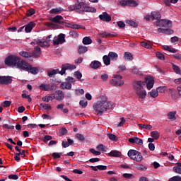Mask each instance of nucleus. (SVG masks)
<instances>
[{
    "instance_id": "obj_1",
    "label": "nucleus",
    "mask_w": 181,
    "mask_h": 181,
    "mask_svg": "<svg viewBox=\"0 0 181 181\" xmlns=\"http://www.w3.org/2000/svg\"><path fill=\"white\" fill-rule=\"evenodd\" d=\"M4 63L9 67H16L19 70H24V71H29L31 74L36 75L39 73L37 67H33L26 61L21 59V57L15 55H10L5 59Z\"/></svg>"
},
{
    "instance_id": "obj_2",
    "label": "nucleus",
    "mask_w": 181,
    "mask_h": 181,
    "mask_svg": "<svg viewBox=\"0 0 181 181\" xmlns=\"http://www.w3.org/2000/svg\"><path fill=\"white\" fill-rule=\"evenodd\" d=\"M114 107H115L114 103L108 102L107 97L103 98L101 100L93 104V109L98 112V115H103L104 112L114 108Z\"/></svg>"
},
{
    "instance_id": "obj_3",
    "label": "nucleus",
    "mask_w": 181,
    "mask_h": 181,
    "mask_svg": "<svg viewBox=\"0 0 181 181\" xmlns=\"http://www.w3.org/2000/svg\"><path fill=\"white\" fill-rule=\"evenodd\" d=\"M75 8L76 9V12L81 14L84 13V12H92L93 13H95V12H97V9L95 8L88 6L83 1H76L75 4Z\"/></svg>"
},
{
    "instance_id": "obj_4",
    "label": "nucleus",
    "mask_w": 181,
    "mask_h": 181,
    "mask_svg": "<svg viewBox=\"0 0 181 181\" xmlns=\"http://www.w3.org/2000/svg\"><path fill=\"white\" fill-rule=\"evenodd\" d=\"M146 83L141 81H138L134 83V90L136 91V94L138 95L139 98H141V100L146 98V90L144 89Z\"/></svg>"
},
{
    "instance_id": "obj_5",
    "label": "nucleus",
    "mask_w": 181,
    "mask_h": 181,
    "mask_svg": "<svg viewBox=\"0 0 181 181\" xmlns=\"http://www.w3.org/2000/svg\"><path fill=\"white\" fill-rule=\"evenodd\" d=\"M76 69V65H73L71 64H64L62 65V70L54 69L51 71L48 72L49 77H53V76H56V74H66V70H74Z\"/></svg>"
},
{
    "instance_id": "obj_6",
    "label": "nucleus",
    "mask_w": 181,
    "mask_h": 181,
    "mask_svg": "<svg viewBox=\"0 0 181 181\" xmlns=\"http://www.w3.org/2000/svg\"><path fill=\"white\" fill-rule=\"evenodd\" d=\"M113 78L110 80V83L115 87H121L124 86V81H122V76L121 75H114Z\"/></svg>"
},
{
    "instance_id": "obj_7",
    "label": "nucleus",
    "mask_w": 181,
    "mask_h": 181,
    "mask_svg": "<svg viewBox=\"0 0 181 181\" xmlns=\"http://www.w3.org/2000/svg\"><path fill=\"white\" fill-rule=\"evenodd\" d=\"M156 26L165 28L166 29H169V28H172V22L170 21V20L161 19L159 21H156Z\"/></svg>"
},
{
    "instance_id": "obj_8",
    "label": "nucleus",
    "mask_w": 181,
    "mask_h": 181,
    "mask_svg": "<svg viewBox=\"0 0 181 181\" xmlns=\"http://www.w3.org/2000/svg\"><path fill=\"white\" fill-rule=\"evenodd\" d=\"M122 6H138V2L135 0H122L119 1Z\"/></svg>"
},
{
    "instance_id": "obj_9",
    "label": "nucleus",
    "mask_w": 181,
    "mask_h": 181,
    "mask_svg": "<svg viewBox=\"0 0 181 181\" xmlns=\"http://www.w3.org/2000/svg\"><path fill=\"white\" fill-rule=\"evenodd\" d=\"M12 81H13V80L11 76H0V84L9 86V84H12Z\"/></svg>"
},
{
    "instance_id": "obj_10",
    "label": "nucleus",
    "mask_w": 181,
    "mask_h": 181,
    "mask_svg": "<svg viewBox=\"0 0 181 181\" xmlns=\"http://www.w3.org/2000/svg\"><path fill=\"white\" fill-rule=\"evenodd\" d=\"M64 19V18H63V16L60 15H57L54 18H49V21L53 22L54 23H58V25H64V21H63Z\"/></svg>"
},
{
    "instance_id": "obj_11",
    "label": "nucleus",
    "mask_w": 181,
    "mask_h": 181,
    "mask_svg": "<svg viewBox=\"0 0 181 181\" xmlns=\"http://www.w3.org/2000/svg\"><path fill=\"white\" fill-rule=\"evenodd\" d=\"M99 19L103 21V22H111V16L107 12H103L102 14L99 15Z\"/></svg>"
},
{
    "instance_id": "obj_12",
    "label": "nucleus",
    "mask_w": 181,
    "mask_h": 181,
    "mask_svg": "<svg viewBox=\"0 0 181 181\" xmlns=\"http://www.w3.org/2000/svg\"><path fill=\"white\" fill-rule=\"evenodd\" d=\"M63 98H64V93H63L62 90H57L54 93V100H57V101H62L63 100Z\"/></svg>"
},
{
    "instance_id": "obj_13",
    "label": "nucleus",
    "mask_w": 181,
    "mask_h": 181,
    "mask_svg": "<svg viewBox=\"0 0 181 181\" xmlns=\"http://www.w3.org/2000/svg\"><path fill=\"white\" fill-rule=\"evenodd\" d=\"M151 16L152 18V21H157V22H159L160 21V18H162V14H160V12L159 11H151Z\"/></svg>"
},
{
    "instance_id": "obj_14",
    "label": "nucleus",
    "mask_w": 181,
    "mask_h": 181,
    "mask_svg": "<svg viewBox=\"0 0 181 181\" xmlns=\"http://www.w3.org/2000/svg\"><path fill=\"white\" fill-rule=\"evenodd\" d=\"M146 87L148 90H151L153 88V84H155V80L153 78H145Z\"/></svg>"
},
{
    "instance_id": "obj_15",
    "label": "nucleus",
    "mask_w": 181,
    "mask_h": 181,
    "mask_svg": "<svg viewBox=\"0 0 181 181\" xmlns=\"http://www.w3.org/2000/svg\"><path fill=\"white\" fill-rule=\"evenodd\" d=\"M32 57H35V59H37V57H40V54H42V50L40 48L39 46H37L34 48V50L31 53Z\"/></svg>"
},
{
    "instance_id": "obj_16",
    "label": "nucleus",
    "mask_w": 181,
    "mask_h": 181,
    "mask_svg": "<svg viewBox=\"0 0 181 181\" xmlns=\"http://www.w3.org/2000/svg\"><path fill=\"white\" fill-rule=\"evenodd\" d=\"M35 26H36V23H35V22L33 21L28 23L26 25H24L25 33H30V32H32V30L33 29V28H35Z\"/></svg>"
},
{
    "instance_id": "obj_17",
    "label": "nucleus",
    "mask_w": 181,
    "mask_h": 181,
    "mask_svg": "<svg viewBox=\"0 0 181 181\" xmlns=\"http://www.w3.org/2000/svg\"><path fill=\"white\" fill-rule=\"evenodd\" d=\"M130 144H137L138 145H144V141L141 139L137 137H133L129 139Z\"/></svg>"
},
{
    "instance_id": "obj_18",
    "label": "nucleus",
    "mask_w": 181,
    "mask_h": 181,
    "mask_svg": "<svg viewBox=\"0 0 181 181\" xmlns=\"http://www.w3.org/2000/svg\"><path fill=\"white\" fill-rule=\"evenodd\" d=\"M71 83L70 82H68L67 81L66 82H62L60 84V88H62V90H71Z\"/></svg>"
},
{
    "instance_id": "obj_19",
    "label": "nucleus",
    "mask_w": 181,
    "mask_h": 181,
    "mask_svg": "<svg viewBox=\"0 0 181 181\" xmlns=\"http://www.w3.org/2000/svg\"><path fill=\"white\" fill-rule=\"evenodd\" d=\"M74 141L71 139H68L67 141H63L62 143L63 148H69L70 146L74 145Z\"/></svg>"
},
{
    "instance_id": "obj_20",
    "label": "nucleus",
    "mask_w": 181,
    "mask_h": 181,
    "mask_svg": "<svg viewBox=\"0 0 181 181\" xmlns=\"http://www.w3.org/2000/svg\"><path fill=\"white\" fill-rule=\"evenodd\" d=\"M158 32L159 33H165V35H172L173 30L169 28H158Z\"/></svg>"
},
{
    "instance_id": "obj_21",
    "label": "nucleus",
    "mask_w": 181,
    "mask_h": 181,
    "mask_svg": "<svg viewBox=\"0 0 181 181\" xmlns=\"http://www.w3.org/2000/svg\"><path fill=\"white\" fill-rule=\"evenodd\" d=\"M108 56L112 62H117L118 60V54L115 52H110Z\"/></svg>"
},
{
    "instance_id": "obj_22",
    "label": "nucleus",
    "mask_w": 181,
    "mask_h": 181,
    "mask_svg": "<svg viewBox=\"0 0 181 181\" xmlns=\"http://www.w3.org/2000/svg\"><path fill=\"white\" fill-rule=\"evenodd\" d=\"M100 66L101 62H100V61H93L90 64V67L91 69H94V70H97V69H98Z\"/></svg>"
},
{
    "instance_id": "obj_23",
    "label": "nucleus",
    "mask_w": 181,
    "mask_h": 181,
    "mask_svg": "<svg viewBox=\"0 0 181 181\" xmlns=\"http://www.w3.org/2000/svg\"><path fill=\"white\" fill-rule=\"evenodd\" d=\"M99 36H101V37H115L117 35L107 33V32H103V33H100Z\"/></svg>"
},
{
    "instance_id": "obj_24",
    "label": "nucleus",
    "mask_w": 181,
    "mask_h": 181,
    "mask_svg": "<svg viewBox=\"0 0 181 181\" xmlns=\"http://www.w3.org/2000/svg\"><path fill=\"white\" fill-rule=\"evenodd\" d=\"M109 156H112L114 158H119L121 156V152L117 150H112L108 153Z\"/></svg>"
},
{
    "instance_id": "obj_25",
    "label": "nucleus",
    "mask_w": 181,
    "mask_h": 181,
    "mask_svg": "<svg viewBox=\"0 0 181 181\" xmlns=\"http://www.w3.org/2000/svg\"><path fill=\"white\" fill-rule=\"evenodd\" d=\"M136 154H138V151L136 150H129L127 153V155L129 156V158H130V159H133L135 158V156H136Z\"/></svg>"
},
{
    "instance_id": "obj_26",
    "label": "nucleus",
    "mask_w": 181,
    "mask_h": 181,
    "mask_svg": "<svg viewBox=\"0 0 181 181\" xmlns=\"http://www.w3.org/2000/svg\"><path fill=\"white\" fill-rule=\"evenodd\" d=\"M103 61L105 66H110V64H111V59L109 55H104L103 57Z\"/></svg>"
},
{
    "instance_id": "obj_27",
    "label": "nucleus",
    "mask_w": 181,
    "mask_h": 181,
    "mask_svg": "<svg viewBox=\"0 0 181 181\" xmlns=\"http://www.w3.org/2000/svg\"><path fill=\"white\" fill-rule=\"evenodd\" d=\"M123 57L125 60H129L130 62L134 60V57L132 56V54L129 52H125Z\"/></svg>"
},
{
    "instance_id": "obj_28",
    "label": "nucleus",
    "mask_w": 181,
    "mask_h": 181,
    "mask_svg": "<svg viewBox=\"0 0 181 181\" xmlns=\"http://www.w3.org/2000/svg\"><path fill=\"white\" fill-rule=\"evenodd\" d=\"M20 56L25 57V59H30L32 57V53L26 51H21L19 52Z\"/></svg>"
},
{
    "instance_id": "obj_29",
    "label": "nucleus",
    "mask_w": 181,
    "mask_h": 181,
    "mask_svg": "<svg viewBox=\"0 0 181 181\" xmlns=\"http://www.w3.org/2000/svg\"><path fill=\"white\" fill-rule=\"evenodd\" d=\"M173 170L175 173H178V175H181V163H177V165L173 168Z\"/></svg>"
},
{
    "instance_id": "obj_30",
    "label": "nucleus",
    "mask_w": 181,
    "mask_h": 181,
    "mask_svg": "<svg viewBox=\"0 0 181 181\" xmlns=\"http://www.w3.org/2000/svg\"><path fill=\"white\" fill-rule=\"evenodd\" d=\"M63 12V8L62 7L52 8L50 10V13H54V15H59Z\"/></svg>"
},
{
    "instance_id": "obj_31",
    "label": "nucleus",
    "mask_w": 181,
    "mask_h": 181,
    "mask_svg": "<svg viewBox=\"0 0 181 181\" xmlns=\"http://www.w3.org/2000/svg\"><path fill=\"white\" fill-rule=\"evenodd\" d=\"M168 118L170 119V121H175L176 119V111L170 112L168 113Z\"/></svg>"
},
{
    "instance_id": "obj_32",
    "label": "nucleus",
    "mask_w": 181,
    "mask_h": 181,
    "mask_svg": "<svg viewBox=\"0 0 181 181\" xmlns=\"http://www.w3.org/2000/svg\"><path fill=\"white\" fill-rule=\"evenodd\" d=\"M36 43L38 44L40 47H49V42L47 41H43L42 42L40 40H36Z\"/></svg>"
},
{
    "instance_id": "obj_33",
    "label": "nucleus",
    "mask_w": 181,
    "mask_h": 181,
    "mask_svg": "<svg viewBox=\"0 0 181 181\" xmlns=\"http://www.w3.org/2000/svg\"><path fill=\"white\" fill-rule=\"evenodd\" d=\"M88 50V49L87 48V47L80 45L78 47V53H79V54H83V53H86Z\"/></svg>"
},
{
    "instance_id": "obj_34",
    "label": "nucleus",
    "mask_w": 181,
    "mask_h": 181,
    "mask_svg": "<svg viewBox=\"0 0 181 181\" xmlns=\"http://www.w3.org/2000/svg\"><path fill=\"white\" fill-rule=\"evenodd\" d=\"M40 90H42V91H50V85H47L46 83H42L40 86Z\"/></svg>"
},
{
    "instance_id": "obj_35",
    "label": "nucleus",
    "mask_w": 181,
    "mask_h": 181,
    "mask_svg": "<svg viewBox=\"0 0 181 181\" xmlns=\"http://www.w3.org/2000/svg\"><path fill=\"white\" fill-rule=\"evenodd\" d=\"M74 76L77 78V80H78V81H84L83 79H81V77H83V74H81V72L78 71H75Z\"/></svg>"
},
{
    "instance_id": "obj_36",
    "label": "nucleus",
    "mask_w": 181,
    "mask_h": 181,
    "mask_svg": "<svg viewBox=\"0 0 181 181\" xmlns=\"http://www.w3.org/2000/svg\"><path fill=\"white\" fill-rule=\"evenodd\" d=\"M148 95H150V97H152V98H156V97L159 95V93H158L157 90L153 89L148 93Z\"/></svg>"
},
{
    "instance_id": "obj_37",
    "label": "nucleus",
    "mask_w": 181,
    "mask_h": 181,
    "mask_svg": "<svg viewBox=\"0 0 181 181\" xmlns=\"http://www.w3.org/2000/svg\"><path fill=\"white\" fill-rule=\"evenodd\" d=\"M58 40L59 42L60 45H63V43H64V42H66V35L64 34H59L58 35Z\"/></svg>"
},
{
    "instance_id": "obj_38",
    "label": "nucleus",
    "mask_w": 181,
    "mask_h": 181,
    "mask_svg": "<svg viewBox=\"0 0 181 181\" xmlns=\"http://www.w3.org/2000/svg\"><path fill=\"white\" fill-rule=\"evenodd\" d=\"M151 138H153L156 140L159 139V136H160V135L159 134V132L158 131H153L151 132Z\"/></svg>"
},
{
    "instance_id": "obj_39",
    "label": "nucleus",
    "mask_w": 181,
    "mask_h": 181,
    "mask_svg": "<svg viewBox=\"0 0 181 181\" xmlns=\"http://www.w3.org/2000/svg\"><path fill=\"white\" fill-rule=\"evenodd\" d=\"M142 159H143L142 153L138 151V153L136 154V156H135L133 160H136V162H141Z\"/></svg>"
},
{
    "instance_id": "obj_40",
    "label": "nucleus",
    "mask_w": 181,
    "mask_h": 181,
    "mask_svg": "<svg viewBox=\"0 0 181 181\" xmlns=\"http://www.w3.org/2000/svg\"><path fill=\"white\" fill-rule=\"evenodd\" d=\"M82 42L83 45H91V43H93V40L89 37H84Z\"/></svg>"
},
{
    "instance_id": "obj_41",
    "label": "nucleus",
    "mask_w": 181,
    "mask_h": 181,
    "mask_svg": "<svg viewBox=\"0 0 181 181\" xmlns=\"http://www.w3.org/2000/svg\"><path fill=\"white\" fill-rule=\"evenodd\" d=\"M138 126L139 128L141 129H152V126L150 124H139Z\"/></svg>"
},
{
    "instance_id": "obj_42",
    "label": "nucleus",
    "mask_w": 181,
    "mask_h": 181,
    "mask_svg": "<svg viewBox=\"0 0 181 181\" xmlns=\"http://www.w3.org/2000/svg\"><path fill=\"white\" fill-rule=\"evenodd\" d=\"M172 66L173 69L174 70L175 73H176V74H181L180 68L178 66L175 65L174 64H172Z\"/></svg>"
},
{
    "instance_id": "obj_43",
    "label": "nucleus",
    "mask_w": 181,
    "mask_h": 181,
    "mask_svg": "<svg viewBox=\"0 0 181 181\" xmlns=\"http://www.w3.org/2000/svg\"><path fill=\"white\" fill-rule=\"evenodd\" d=\"M42 101L45 103H49V101H53L54 100L53 96L49 95V96H45L42 98Z\"/></svg>"
},
{
    "instance_id": "obj_44",
    "label": "nucleus",
    "mask_w": 181,
    "mask_h": 181,
    "mask_svg": "<svg viewBox=\"0 0 181 181\" xmlns=\"http://www.w3.org/2000/svg\"><path fill=\"white\" fill-rule=\"evenodd\" d=\"M136 169H138V170H141V172H146V170H147L148 168H146V166H145L142 164H140L136 166Z\"/></svg>"
},
{
    "instance_id": "obj_45",
    "label": "nucleus",
    "mask_w": 181,
    "mask_h": 181,
    "mask_svg": "<svg viewBox=\"0 0 181 181\" xmlns=\"http://www.w3.org/2000/svg\"><path fill=\"white\" fill-rule=\"evenodd\" d=\"M126 23H127V25H129L130 26H132L133 28H136V26H138V24H136L135 21L132 20H127L126 21Z\"/></svg>"
},
{
    "instance_id": "obj_46",
    "label": "nucleus",
    "mask_w": 181,
    "mask_h": 181,
    "mask_svg": "<svg viewBox=\"0 0 181 181\" xmlns=\"http://www.w3.org/2000/svg\"><path fill=\"white\" fill-rule=\"evenodd\" d=\"M177 2V0H164V4L167 6H170L171 4H176Z\"/></svg>"
},
{
    "instance_id": "obj_47",
    "label": "nucleus",
    "mask_w": 181,
    "mask_h": 181,
    "mask_svg": "<svg viewBox=\"0 0 181 181\" xmlns=\"http://www.w3.org/2000/svg\"><path fill=\"white\" fill-rule=\"evenodd\" d=\"M107 137L110 141H118V137L113 134H108Z\"/></svg>"
},
{
    "instance_id": "obj_48",
    "label": "nucleus",
    "mask_w": 181,
    "mask_h": 181,
    "mask_svg": "<svg viewBox=\"0 0 181 181\" xmlns=\"http://www.w3.org/2000/svg\"><path fill=\"white\" fill-rule=\"evenodd\" d=\"M87 104H88V103L86 101V99L81 100L79 102V105H81V107H82V108H86V107H87Z\"/></svg>"
},
{
    "instance_id": "obj_49",
    "label": "nucleus",
    "mask_w": 181,
    "mask_h": 181,
    "mask_svg": "<svg viewBox=\"0 0 181 181\" xmlns=\"http://www.w3.org/2000/svg\"><path fill=\"white\" fill-rule=\"evenodd\" d=\"M52 139H53V137L50 135H46L45 136L44 139H43V142L45 144H47V142H49V141H52Z\"/></svg>"
},
{
    "instance_id": "obj_50",
    "label": "nucleus",
    "mask_w": 181,
    "mask_h": 181,
    "mask_svg": "<svg viewBox=\"0 0 181 181\" xmlns=\"http://www.w3.org/2000/svg\"><path fill=\"white\" fill-rule=\"evenodd\" d=\"M141 46L143 47H146V49H151L152 47L151 46V44L146 42H141Z\"/></svg>"
},
{
    "instance_id": "obj_51",
    "label": "nucleus",
    "mask_w": 181,
    "mask_h": 181,
    "mask_svg": "<svg viewBox=\"0 0 181 181\" xmlns=\"http://www.w3.org/2000/svg\"><path fill=\"white\" fill-rule=\"evenodd\" d=\"M96 149L98 151H102V152H107V150H105V147H104V145L103 144H99L97 146Z\"/></svg>"
},
{
    "instance_id": "obj_52",
    "label": "nucleus",
    "mask_w": 181,
    "mask_h": 181,
    "mask_svg": "<svg viewBox=\"0 0 181 181\" xmlns=\"http://www.w3.org/2000/svg\"><path fill=\"white\" fill-rule=\"evenodd\" d=\"M168 181H181V177L176 175L170 178Z\"/></svg>"
},
{
    "instance_id": "obj_53",
    "label": "nucleus",
    "mask_w": 181,
    "mask_h": 181,
    "mask_svg": "<svg viewBox=\"0 0 181 181\" xmlns=\"http://www.w3.org/2000/svg\"><path fill=\"white\" fill-rule=\"evenodd\" d=\"M27 16H32L33 15H35V9L30 8L26 12Z\"/></svg>"
},
{
    "instance_id": "obj_54",
    "label": "nucleus",
    "mask_w": 181,
    "mask_h": 181,
    "mask_svg": "<svg viewBox=\"0 0 181 181\" xmlns=\"http://www.w3.org/2000/svg\"><path fill=\"white\" fill-rule=\"evenodd\" d=\"M90 152L95 155V156H98V155H101V152L95 151L94 148H90Z\"/></svg>"
},
{
    "instance_id": "obj_55",
    "label": "nucleus",
    "mask_w": 181,
    "mask_h": 181,
    "mask_svg": "<svg viewBox=\"0 0 181 181\" xmlns=\"http://www.w3.org/2000/svg\"><path fill=\"white\" fill-rule=\"evenodd\" d=\"M2 127L5 128V129H15V126H11L8 124H3Z\"/></svg>"
},
{
    "instance_id": "obj_56",
    "label": "nucleus",
    "mask_w": 181,
    "mask_h": 181,
    "mask_svg": "<svg viewBox=\"0 0 181 181\" xmlns=\"http://www.w3.org/2000/svg\"><path fill=\"white\" fill-rule=\"evenodd\" d=\"M52 43L54 46H58V45H60V42H59V37H54V40H52Z\"/></svg>"
},
{
    "instance_id": "obj_57",
    "label": "nucleus",
    "mask_w": 181,
    "mask_h": 181,
    "mask_svg": "<svg viewBox=\"0 0 181 181\" xmlns=\"http://www.w3.org/2000/svg\"><path fill=\"white\" fill-rule=\"evenodd\" d=\"M62 153H53L52 158H54V159H59Z\"/></svg>"
},
{
    "instance_id": "obj_58",
    "label": "nucleus",
    "mask_w": 181,
    "mask_h": 181,
    "mask_svg": "<svg viewBox=\"0 0 181 181\" xmlns=\"http://www.w3.org/2000/svg\"><path fill=\"white\" fill-rule=\"evenodd\" d=\"M156 57L158 59H160V60H165V55L160 52H157Z\"/></svg>"
},
{
    "instance_id": "obj_59",
    "label": "nucleus",
    "mask_w": 181,
    "mask_h": 181,
    "mask_svg": "<svg viewBox=\"0 0 181 181\" xmlns=\"http://www.w3.org/2000/svg\"><path fill=\"white\" fill-rule=\"evenodd\" d=\"M66 81H68V83H76V79L71 76H68L66 78Z\"/></svg>"
},
{
    "instance_id": "obj_60",
    "label": "nucleus",
    "mask_w": 181,
    "mask_h": 181,
    "mask_svg": "<svg viewBox=\"0 0 181 181\" xmlns=\"http://www.w3.org/2000/svg\"><path fill=\"white\" fill-rule=\"evenodd\" d=\"M132 73H133V74H141V71H139L138 68L134 67L132 69Z\"/></svg>"
},
{
    "instance_id": "obj_61",
    "label": "nucleus",
    "mask_w": 181,
    "mask_h": 181,
    "mask_svg": "<svg viewBox=\"0 0 181 181\" xmlns=\"http://www.w3.org/2000/svg\"><path fill=\"white\" fill-rule=\"evenodd\" d=\"M11 104H12V102L9 100H6L3 103L2 105L4 107H11Z\"/></svg>"
},
{
    "instance_id": "obj_62",
    "label": "nucleus",
    "mask_w": 181,
    "mask_h": 181,
    "mask_svg": "<svg viewBox=\"0 0 181 181\" xmlns=\"http://www.w3.org/2000/svg\"><path fill=\"white\" fill-rule=\"evenodd\" d=\"M8 179H12L13 180H18L19 179V177L18 175H10L8 176Z\"/></svg>"
},
{
    "instance_id": "obj_63",
    "label": "nucleus",
    "mask_w": 181,
    "mask_h": 181,
    "mask_svg": "<svg viewBox=\"0 0 181 181\" xmlns=\"http://www.w3.org/2000/svg\"><path fill=\"white\" fill-rule=\"evenodd\" d=\"M70 36H74L75 37H77L78 36V33H77V31L76 30H71L69 32Z\"/></svg>"
},
{
    "instance_id": "obj_64",
    "label": "nucleus",
    "mask_w": 181,
    "mask_h": 181,
    "mask_svg": "<svg viewBox=\"0 0 181 181\" xmlns=\"http://www.w3.org/2000/svg\"><path fill=\"white\" fill-rule=\"evenodd\" d=\"M76 138L77 139H79V141H84V139H86V138H84V136L81 134H77Z\"/></svg>"
}]
</instances>
